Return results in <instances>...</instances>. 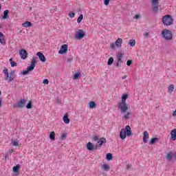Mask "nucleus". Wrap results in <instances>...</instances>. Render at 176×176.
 Masks as SVG:
<instances>
[{
  "mask_svg": "<svg viewBox=\"0 0 176 176\" xmlns=\"http://www.w3.org/2000/svg\"><path fill=\"white\" fill-rule=\"evenodd\" d=\"M126 135L130 137L131 135V127L129 125H126L124 129H122L120 132V138L121 140H125Z\"/></svg>",
  "mask_w": 176,
  "mask_h": 176,
  "instance_id": "nucleus-1",
  "label": "nucleus"
},
{
  "mask_svg": "<svg viewBox=\"0 0 176 176\" xmlns=\"http://www.w3.org/2000/svg\"><path fill=\"white\" fill-rule=\"evenodd\" d=\"M36 65V57H34L32 60L30 66L27 67V70H24L22 72V75H28L29 72H31V71H34Z\"/></svg>",
  "mask_w": 176,
  "mask_h": 176,
  "instance_id": "nucleus-2",
  "label": "nucleus"
},
{
  "mask_svg": "<svg viewBox=\"0 0 176 176\" xmlns=\"http://www.w3.org/2000/svg\"><path fill=\"white\" fill-rule=\"evenodd\" d=\"M173 23L174 19H173V17L170 16V14H167L163 16L162 24H164V25H166V27H168V25H173Z\"/></svg>",
  "mask_w": 176,
  "mask_h": 176,
  "instance_id": "nucleus-3",
  "label": "nucleus"
},
{
  "mask_svg": "<svg viewBox=\"0 0 176 176\" xmlns=\"http://www.w3.org/2000/svg\"><path fill=\"white\" fill-rule=\"evenodd\" d=\"M162 35L166 41H171L173 39V32L169 30H164L162 32Z\"/></svg>",
  "mask_w": 176,
  "mask_h": 176,
  "instance_id": "nucleus-4",
  "label": "nucleus"
},
{
  "mask_svg": "<svg viewBox=\"0 0 176 176\" xmlns=\"http://www.w3.org/2000/svg\"><path fill=\"white\" fill-rule=\"evenodd\" d=\"M86 36V33L83 30H78L77 32H75L74 34V39H76L78 41H81V39H83Z\"/></svg>",
  "mask_w": 176,
  "mask_h": 176,
  "instance_id": "nucleus-5",
  "label": "nucleus"
},
{
  "mask_svg": "<svg viewBox=\"0 0 176 176\" xmlns=\"http://www.w3.org/2000/svg\"><path fill=\"white\" fill-rule=\"evenodd\" d=\"M123 53H119L118 54L116 55V58H117V63L116 66L117 68H120L122 66V63H124L122 58H123Z\"/></svg>",
  "mask_w": 176,
  "mask_h": 176,
  "instance_id": "nucleus-6",
  "label": "nucleus"
},
{
  "mask_svg": "<svg viewBox=\"0 0 176 176\" xmlns=\"http://www.w3.org/2000/svg\"><path fill=\"white\" fill-rule=\"evenodd\" d=\"M118 109H120L122 113H126L127 109H129V104L121 102L118 104Z\"/></svg>",
  "mask_w": 176,
  "mask_h": 176,
  "instance_id": "nucleus-7",
  "label": "nucleus"
},
{
  "mask_svg": "<svg viewBox=\"0 0 176 176\" xmlns=\"http://www.w3.org/2000/svg\"><path fill=\"white\" fill-rule=\"evenodd\" d=\"M151 3L153 5V12L157 13L159 12V0H151Z\"/></svg>",
  "mask_w": 176,
  "mask_h": 176,
  "instance_id": "nucleus-8",
  "label": "nucleus"
},
{
  "mask_svg": "<svg viewBox=\"0 0 176 176\" xmlns=\"http://www.w3.org/2000/svg\"><path fill=\"white\" fill-rule=\"evenodd\" d=\"M102 144H107V139L105 138H101L98 142L96 143V145L95 146V151H97L98 148H101L102 146Z\"/></svg>",
  "mask_w": 176,
  "mask_h": 176,
  "instance_id": "nucleus-9",
  "label": "nucleus"
},
{
  "mask_svg": "<svg viewBox=\"0 0 176 176\" xmlns=\"http://www.w3.org/2000/svg\"><path fill=\"white\" fill-rule=\"evenodd\" d=\"M19 54H20L21 58L22 60H25V58H27V57H28V52H27V50H25L24 49H21L19 51Z\"/></svg>",
  "mask_w": 176,
  "mask_h": 176,
  "instance_id": "nucleus-10",
  "label": "nucleus"
},
{
  "mask_svg": "<svg viewBox=\"0 0 176 176\" xmlns=\"http://www.w3.org/2000/svg\"><path fill=\"white\" fill-rule=\"evenodd\" d=\"M68 52V45L64 44L60 47V50L58 51L59 54H64Z\"/></svg>",
  "mask_w": 176,
  "mask_h": 176,
  "instance_id": "nucleus-11",
  "label": "nucleus"
},
{
  "mask_svg": "<svg viewBox=\"0 0 176 176\" xmlns=\"http://www.w3.org/2000/svg\"><path fill=\"white\" fill-rule=\"evenodd\" d=\"M26 102H27V99H22L19 100L17 104L18 108H24V107H25Z\"/></svg>",
  "mask_w": 176,
  "mask_h": 176,
  "instance_id": "nucleus-12",
  "label": "nucleus"
},
{
  "mask_svg": "<svg viewBox=\"0 0 176 176\" xmlns=\"http://www.w3.org/2000/svg\"><path fill=\"white\" fill-rule=\"evenodd\" d=\"M148 138H149V133H148V131H145L143 135V142H144V144L148 143Z\"/></svg>",
  "mask_w": 176,
  "mask_h": 176,
  "instance_id": "nucleus-13",
  "label": "nucleus"
},
{
  "mask_svg": "<svg viewBox=\"0 0 176 176\" xmlns=\"http://www.w3.org/2000/svg\"><path fill=\"white\" fill-rule=\"evenodd\" d=\"M122 43H123V39L118 38L116 41V47H118V49H120V47H122Z\"/></svg>",
  "mask_w": 176,
  "mask_h": 176,
  "instance_id": "nucleus-14",
  "label": "nucleus"
},
{
  "mask_svg": "<svg viewBox=\"0 0 176 176\" xmlns=\"http://www.w3.org/2000/svg\"><path fill=\"white\" fill-rule=\"evenodd\" d=\"M37 56H38L39 60H41L42 63H45V61H46V58L45 57V55L42 54V52H37Z\"/></svg>",
  "mask_w": 176,
  "mask_h": 176,
  "instance_id": "nucleus-15",
  "label": "nucleus"
},
{
  "mask_svg": "<svg viewBox=\"0 0 176 176\" xmlns=\"http://www.w3.org/2000/svg\"><path fill=\"white\" fill-rule=\"evenodd\" d=\"M86 148L88 151H94L96 149V147H94V145L91 142L87 144Z\"/></svg>",
  "mask_w": 176,
  "mask_h": 176,
  "instance_id": "nucleus-16",
  "label": "nucleus"
},
{
  "mask_svg": "<svg viewBox=\"0 0 176 176\" xmlns=\"http://www.w3.org/2000/svg\"><path fill=\"white\" fill-rule=\"evenodd\" d=\"M170 137L173 141H175L176 140V129H173L170 131Z\"/></svg>",
  "mask_w": 176,
  "mask_h": 176,
  "instance_id": "nucleus-17",
  "label": "nucleus"
},
{
  "mask_svg": "<svg viewBox=\"0 0 176 176\" xmlns=\"http://www.w3.org/2000/svg\"><path fill=\"white\" fill-rule=\"evenodd\" d=\"M32 26V23L30 21H25L23 23H22V27H24L25 28H28Z\"/></svg>",
  "mask_w": 176,
  "mask_h": 176,
  "instance_id": "nucleus-18",
  "label": "nucleus"
},
{
  "mask_svg": "<svg viewBox=\"0 0 176 176\" xmlns=\"http://www.w3.org/2000/svg\"><path fill=\"white\" fill-rule=\"evenodd\" d=\"M9 10H6L3 12V20H6L7 19H9Z\"/></svg>",
  "mask_w": 176,
  "mask_h": 176,
  "instance_id": "nucleus-19",
  "label": "nucleus"
},
{
  "mask_svg": "<svg viewBox=\"0 0 176 176\" xmlns=\"http://www.w3.org/2000/svg\"><path fill=\"white\" fill-rule=\"evenodd\" d=\"M3 74H5V80H9V72H8V69L6 67H4V69L3 70Z\"/></svg>",
  "mask_w": 176,
  "mask_h": 176,
  "instance_id": "nucleus-20",
  "label": "nucleus"
},
{
  "mask_svg": "<svg viewBox=\"0 0 176 176\" xmlns=\"http://www.w3.org/2000/svg\"><path fill=\"white\" fill-rule=\"evenodd\" d=\"M21 167V165L20 164H17L16 166H14L12 170H13V172L16 173H19V170H20Z\"/></svg>",
  "mask_w": 176,
  "mask_h": 176,
  "instance_id": "nucleus-21",
  "label": "nucleus"
},
{
  "mask_svg": "<svg viewBox=\"0 0 176 176\" xmlns=\"http://www.w3.org/2000/svg\"><path fill=\"white\" fill-rule=\"evenodd\" d=\"M171 159H173V152H170L166 155V160L168 162H171Z\"/></svg>",
  "mask_w": 176,
  "mask_h": 176,
  "instance_id": "nucleus-22",
  "label": "nucleus"
},
{
  "mask_svg": "<svg viewBox=\"0 0 176 176\" xmlns=\"http://www.w3.org/2000/svg\"><path fill=\"white\" fill-rule=\"evenodd\" d=\"M50 139L52 141H54V140H56V133H54V131H52V132L50 133Z\"/></svg>",
  "mask_w": 176,
  "mask_h": 176,
  "instance_id": "nucleus-23",
  "label": "nucleus"
},
{
  "mask_svg": "<svg viewBox=\"0 0 176 176\" xmlns=\"http://www.w3.org/2000/svg\"><path fill=\"white\" fill-rule=\"evenodd\" d=\"M102 169L104 170V171H109V170H111V167H109L108 164H104L102 165Z\"/></svg>",
  "mask_w": 176,
  "mask_h": 176,
  "instance_id": "nucleus-24",
  "label": "nucleus"
},
{
  "mask_svg": "<svg viewBox=\"0 0 176 176\" xmlns=\"http://www.w3.org/2000/svg\"><path fill=\"white\" fill-rule=\"evenodd\" d=\"M63 122H64V123H66V124H69L70 120H69V118H68L67 115H65L63 116Z\"/></svg>",
  "mask_w": 176,
  "mask_h": 176,
  "instance_id": "nucleus-25",
  "label": "nucleus"
},
{
  "mask_svg": "<svg viewBox=\"0 0 176 176\" xmlns=\"http://www.w3.org/2000/svg\"><path fill=\"white\" fill-rule=\"evenodd\" d=\"M0 43L5 45V39L3 38V34L0 32Z\"/></svg>",
  "mask_w": 176,
  "mask_h": 176,
  "instance_id": "nucleus-26",
  "label": "nucleus"
},
{
  "mask_svg": "<svg viewBox=\"0 0 176 176\" xmlns=\"http://www.w3.org/2000/svg\"><path fill=\"white\" fill-rule=\"evenodd\" d=\"M127 98H129V95H127V94L123 95L122 96V102H121L126 103V100H127Z\"/></svg>",
  "mask_w": 176,
  "mask_h": 176,
  "instance_id": "nucleus-27",
  "label": "nucleus"
},
{
  "mask_svg": "<svg viewBox=\"0 0 176 176\" xmlns=\"http://www.w3.org/2000/svg\"><path fill=\"white\" fill-rule=\"evenodd\" d=\"M96 107H97V104H96V102L94 101H91L89 102V108H91V109H93L94 108H96Z\"/></svg>",
  "mask_w": 176,
  "mask_h": 176,
  "instance_id": "nucleus-28",
  "label": "nucleus"
},
{
  "mask_svg": "<svg viewBox=\"0 0 176 176\" xmlns=\"http://www.w3.org/2000/svg\"><path fill=\"white\" fill-rule=\"evenodd\" d=\"M129 46H131V47H134V46H135V40L131 39L129 41Z\"/></svg>",
  "mask_w": 176,
  "mask_h": 176,
  "instance_id": "nucleus-29",
  "label": "nucleus"
},
{
  "mask_svg": "<svg viewBox=\"0 0 176 176\" xmlns=\"http://www.w3.org/2000/svg\"><path fill=\"white\" fill-rule=\"evenodd\" d=\"M173 91H174V85H170L168 87V93L171 94Z\"/></svg>",
  "mask_w": 176,
  "mask_h": 176,
  "instance_id": "nucleus-30",
  "label": "nucleus"
},
{
  "mask_svg": "<svg viewBox=\"0 0 176 176\" xmlns=\"http://www.w3.org/2000/svg\"><path fill=\"white\" fill-rule=\"evenodd\" d=\"M113 64V58L110 57L107 61V65H112Z\"/></svg>",
  "mask_w": 176,
  "mask_h": 176,
  "instance_id": "nucleus-31",
  "label": "nucleus"
},
{
  "mask_svg": "<svg viewBox=\"0 0 176 176\" xmlns=\"http://www.w3.org/2000/svg\"><path fill=\"white\" fill-rule=\"evenodd\" d=\"M106 159H107V160H108V162H109V160H112V159H113L112 154L107 153L106 155Z\"/></svg>",
  "mask_w": 176,
  "mask_h": 176,
  "instance_id": "nucleus-32",
  "label": "nucleus"
},
{
  "mask_svg": "<svg viewBox=\"0 0 176 176\" xmlns=\"http://www.w3.org/2000/svg\"><path fill=\"white\" fill-rule=\"evenodd\" d=\"M157 138H151V140H150V144L151 145H153V144H155L156 142V141H157Z\"/></svg>",
  "mask_w": 176,
  "mask_h": 176,
  "instance_id": "nucleus-33",
  "label": "nucleus"
},
{
  "mask_svg": "<svg viewBox=\"0 0 176 176\" xmlns=\"http://www.w3.org/2000/svg\"><path fill=\"white\" fill-rule=\"evenodd\" d=\"M130 116H131V113L128 112L124 116V118L126 120H127L128 119H130Z\"/></svg>",
  "mask_w": 176,
  "mask_h": 176,
  "instance_id": "nucleus-34",
  "label": "nucleus"
},
{
  "mask_svg": "<svg viewBox=\"0 0 176 176\" xmlns=\"http://www.w3.org/2000/svg\"><path fill=\"white\" fill-rule=\"evenodd\" d=\"M82 20H83V14H80L78 19H77V23H78V24H80V23L82 22Z\"/></svg>",
  "mask_w": 176,
  "mask_h": 176,
  "instance_id": "nucleus-35",
  "label": "nucleus"
},
{
  "mask_svg": "<svg viewBox=\"0 0 176 176\" xmlns=\"http://www.w3.org/2000/svg\"><path fill=\"white\" fill-rule=\"evenodd\" d=\"M27 109H31L32 108V102L30 101L26 105Z\"/></svg>",
  "mask_w": 176,
  "mask_h": 176,
  "instance_id": "nucleus-36",
  "label": "nucleus"
},
{
  "mask_svg": "<svg viewBox=\"0 0 176 176\" xmlns=\"http://www.w3.org/2000/svg\"><path fill=\"white\" fill-rule=\"evenodd\" d=\"M79 76H80V73H79V72L76 73L74 76V79H75V80L79 79Z\"/></svg>",
  "mask_w": 176,
  "mask_h": 176,
  "instance_id": "nucleus-37",
  "label": "nucleus"
},
{
  "mask_svg": "<svg viewBox=\"0 0 176 176\" xmlns=\"http://www.w3.org/2000/svg\"><path fill=\"white\" fill-rule=\"evenodd\" d=\"M13 146H19V141L15 140L12 142Z\"/></svg>",
  "mask_w": 176,
  "mask_h": 176,
  "instance_id": "nucleus-38",
  "label": "nucleus"
},
{
  "mask_svg": "<svg viewBox=\"0 0 176 176\" xmlns=\"http://www.w3.org/2000/svg\"><path fill=\"white\" fill-rule=\"evenodd\" d=\"M109 2H111V0H104L105 6H108L109 5Z\"/></svg>",
  "mask_w": 176,
  "mask_h": 176,
  "instance_id": "nucleus-39",
  "label": "nucleus"
},
{
  "mask_svg": "<svg viewBox=\"0 0 176 176\" xmlns=\"http://www.w3.org/2000/svg\"><path fill=\"white\" fill-rule=\"evenodd\" d=\"M69 16L71 19H74V17H75V13H74V12H69Z\"/></svg>",
  "mask_w": 176,
  "mask_h": 176,
  "instance_id": "nucleus-40",
  "label": "nucleus"
},
{
  "mask_svg": "<svg viewBox=\"0 0 176 176\" xmlns=\"http://www.w3.org/2000/svg\"><path fill=\"white\" fill-rule=\"evenodd\" d=\"M65 138H67V133L62 134V135H61L62 141H64V140H65Z\"/></svg>",
  "mask_w": 176,
  "mask_h": 176,
  "instance_id": "nucleus-41",
  "label": "nucleus"
},
{
  "mask_svg": "<svg viewBox=\"0 0 176 176\" xmlns=\"http://www.w3.org/2000/svg\"><path fill=\"white\" fill-rule=\"evenodd\" d=\"M143 35L144 38H149V32H145Z\"/></svg>",
  "mask_w": 176,
  "mask_h": 176,
  "instance_id": "nucleus-42",
  "label": "nucleus"
},
{
  "mask_svg": "<svg viewBox=\"0 0 176 176\" xmlns=\"http://www.w3.org/2000/svg\"><path fill=\"white\" fill-rule=\"evenodd\" d=\"M133 63V60H129L126 62V65H128L129 67H130V65H131V64Z\"/></svg>",
  "mask_w": 176,
  "mask_h": 176,
  "instance_id": "nucleus-43",
  "label": "nucleus"
},
{
  "mask_svg": "<svg viewBox=\"0 0 176 176\" xmlns=\"http://www.w3.org/2000/svg\"><path fill=\"white\" fill-rule=\"evenodd\" d=\"M11 67H17V63H16V62H11Z\"/></svg>",
  "mask_w": 176,
  "mask_h": 176,
  "instance_id": "nucleus-44",
  "label": "nucleus"
},
{
  "mask_svg": "<svg viewBox=\"0 0 176 176\" xmlns=\"http://www.w3.org/2000/svg\"><path fill=\"white\" fill-rule=\"evenodd\" d=\"M8 79H9L8 82H10L14 80V77L10 76V77H8Z\"/></svg>",
  "mask_w": 176,
  "mask_h": 176,
  "instance_id": "nucleus-45",
  "label": "nucleus"
},
{
  "mask_svg": "<svg viewBox=\"0 0 176 176\" xmlns=\"http://www.w3.org/2000/svg\"><path fill=\"white\" fill-rule=\"evenodd\" d=\"M110 49H112V50H115V44L114 43H111L110 44Z\"/></svg>",
  "mask_w": 176,
  "mask_h": 176,
  "instance_id": "nucleus-46",
  "label": "nucleus"
},
{
  "mask_svg": "<svg viewBox=\"0 0 176 176\" xmlns=\"http://www.w3.org/2000/svg\"><path fill=\"white\" fill-rule=\"evenodd\" d=\"M98 135H94L92 138L93 141H98Z\"/></svg>",
  "mask_w": 176,
  "mask_h": 176,
  "instance_id": "nucleus-47",
  "label": "nucleus"
},
{
  "mask_svg": "<svg viewBox=\"0 0 176 176\" xmlns=\"http://www.w3.org/2000/svg\"><path fill=\"white\" fill-rule=\"evenodd\" d=\"M43 83H44V85H49V80L44 79V80L43 81Z\"/></svg>",
  "mask_w": 176,
  "mask_h": 176,
  "instance_id": "nucleus-48",
  "label": "nucleus"
},
{
  "mask_svg": "<svg viewBox=\"0 0 176 176\" xmlns=\"http://www.w3.org/2000/svg\"><path fill=\"white\" fill-rule=\"evenodd\" d=\"M72 58H67V63H72Z\"/></svg>",
  "mask_w": 176,
  "mask_h": 176,
  "instance_id": "nucleus-49",
  "label": "nucleus"
},
{
  "mask_svg": "<svg viewBox=\"0 0 176 176\" xmlns=\"http://www.w3.org/2000/svg\"><path fill=\"white\" fill-rule=\"evenodd\" d=\"M14 72H16V71L14 70L11 71V72L10 73V76H12L14 74Z\"/></svg>",
  "mask_w": 176,
  "mask_h": 176,
  "instance_id": "nucleus-50",
  "label": "nucleus"
},
{
  "mask_svg": "<svg viewBox=\"0 0 176 176\" xmlns=\"http://www.w3.org/2000/svg\"><path fill=\"white\" fill-rule=\"evenodd\" d=\"M2 94V92L0 91V96ZM2 106V100L0 98V107Z\"/></svg>",
  "mask_w": 176,
  "mask_h": 176,
  "instance_id": "nucleus-51",
  "label": "nucleus"
},
{
  "mask_svg": "<svg viewBox=\"0 0 176 176\" xmlns=\"http://www.w3.org/2000/svg\"><path fill=\"white\" fill-rule=\"evenodd\" d=\"M131 167V164H127L126 165V169L129 170Z\"/></svg>",
  "mask_w": 176,
  "mask_h": 176,
  "instance_id": "nucleus-52",
  "label": "nucleus"
},
{
  "mask_svg": "<svg viewBox=\"0 0 176 176\" xmlns=\"http://www.w3.org/2000/svg\"><path fill=\"white\" fill-rule=\"evenodd\" d=\"M134 19H140V15L138 14L135 15Z\"/></svg>",
  "mask_w": 176,
  "mask_h": 176,
  "instance_id": "nucleus-53",
  "label": "nucleus"
},
{
  "mask_svg": "<svg viewBox=\"0 0 176 176\" xmlns=\"http://www.w3.org/2000/svg\"><path fill=\"white\" fill-rule=\"evenodd\" d=\"M173 116H176V109H175V111L173 112Z\"/></svg>",
  "mask_w": 176,
  "mask_h": 176,
  "instance_id": "nucleus-54",
  "label": "nucleus"
},
{
  "mask_svg": "<svg viewBox=\"0 0 176 176\" xmlns=\"http://www.w3.org/2000/svg\"><path fill=\"white\" fill-rule=\"evenodd\" d=\"M14 61H13V58H10V63H13Z\"/></svg>",
  "mask_w": 176,
  "mask_h": 176,
  "instance_id": "nucleus-55",
  "label": "nucleus"
},
{
  "mask_svg": "<svg viewBox=\"0 0 176 176\" xmlns=\"http://www.w3.org/2000/svg\"><path fill=\"white\" fill-rule=\"evenodd\" d=\"M126 78H127V76H123L122 78V79H126Z\"/></svg>",
  "mask_w": 176,
  "mask_h": 176,
  "instance_id": "nucleus-56",
  "label": "nucleus"
},
{
  "mask_svg": "<svg viewBox=\"0 0 176 176\" xmlns=\"http://www.w3.org/2000/svg\"><path fill=\"white\" fill-rule=\"evenodd\" d=\"M10 153H12L13 149L9 151Z\"/></svg>",
  "mask_w": 176,
  "mask_h": 176,
  "instance_id": "nucleus-57",
  "label": "nucleus"
},
{
  "mask_svg": "<svg viewBox=\"0 0 176 176\" xmlns=\"http://www.w3.org/2000/svg\"><path fill=\"white\" fill-rule=\"evenodd\" d=\"M175 158L176 160V152L174 153Z\"/></svg>",
  "mask_w": 176,
  "mask_h": 176,
  "instance_id": "nucleus-58",
  "label": "nucleus"
},
{
  "mask_svg": "<svg viewBox=\"0 0 176 176\" xmlns=\"http://www.w3.org/2000/svg\"><path fill=\"white\" fill-rule=\"evenodd\" d=\"M2 9V5L0 4V10Z\"/></svg>",
  "mask_w": 176,
  "mask_h": 176,
  "instance_id": "nucleus-59",
  "label": "nucleus"
},
{
  "mask_svg": "<svg viewBox=\"0 0 176 176\" xmlns=\"http://www.w3.org/2000/svg\"><path fill=\"white\" fill-rule=\"evenodd\" d=\"M78 12H82V10L79 9V10H78Z\"/></svg>",
  "mask_w": 176,
  "mask_h": 176,
  "instance_id": "nucleus-60",
  "label": "nucleus"
},
{
  "mask_svg": "<svg viewBox=\"0 0 176 176\" xmlns=\"http://www.w3.org/2000/svg\"><path fill=\"white\" fill-rule=\"evenodd\" d=\"M32 10V7H30V10Z\"/></svg>",
  "mask_w": 176,
  "mask_h": 176,
  "instance_id": "nucleus-61",
  "label": "nucleus"
},
{
  "mask_svg": "<svg viewBox=\"0 0 176 176\" xmlns=\"http://www.w3.org/2000/svg\"><path fill=\"white\" fill-rule=\"evenodd\" d=\"M5 157H6V158L8 157V154L6 155Z\"/></svg>",
  "mask_w": 176,
  "mask_h": 176,
  "instance_id": "nucleus-62",
  "label": "nucleus"
},
{
  "mask_svg": "<svg viewBox=\"0 0 176 176\" xmlns=\"http://www.w3.org/2000/svg\"><path fill=\"white\" fill-rule=\"evenodd\" d=\"M0 28H2V26H0Z\"/></svg>",
  "mask_w": 176,
  "mask_h": 176,
  "instance_id": "nucleus-63",
  "label": "nucleus"
}]
</instances>
